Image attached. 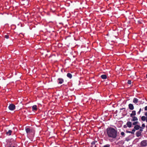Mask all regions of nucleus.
<instances>
[{"mask_svg": "<svg viewBox=\"0 0 147 147\" xmlns=\"http://www.w3.org/2000/svg\"><path fill=\"white\" fill-rule=\"evenodd\" d=\"M131 83V80H129L127 81V83L129 84H130Z\"/></svg>", "mask_w": 147, "mask_h": 147, "instance_id": "obj_22", "label": "nucleus"}, {"mask_svg": "<svg viewBox=\"0 0 147 147\" xmlns=\"http://www.w3.org/2000/svg\"><path fill=\"white\" fill-rule=\"evenodd\" d=\"M146 118L147 116H142L141 118V120L143 121H146Z\"/></svg>", "mask_w": 147, "mask_h": 147, "instance_id": "obj_15", "label": "nucleus"}, {"mask_svg": "<svg viewBox=\"0 0 147 147\" xmlns=\"http://www.w3.org/2000/svg\"><path fill=\"white\" fill-rule=\"evenodd\" d=\"M126 132L127 133H131V134H132V132H131V131H126Z\"/></svg>", "mask_w": 147, "mask_h": 147, "instance_id": "obj_29", "label": "nucleus"}, {"mask_svg": "<svg viewBox=\"0 0 147 147\" xmlns=\"http://www.w3.org/2000/svg\"><path fill=\"white\" fill-rule=\"evenodd\" d=\"M134 116L133 115L132 113H131L130 114V117H131L132 118Z\"/></svg>", "mask_w": 147, "mask_h": 147, "instance_id": "obj_30", "label": "nucleus"}, {"mask_svg": "<svg viewBox=\"0 0 147 147\" xmlns=\"http://www.w3.org/2000/svg\"><path fill=\"white\" fill-rule=\"evenodd\" d=\"M139 123V122L138 121H136L133 122L132 124L133 125H134L135 126L136 125H138L137 124H138Z\"/></svg>", "mask_w": 147, "mask_h": 147, "instance_id": "obj_18", "label": "nucleus"}, {"mask_svg": "<svg viewBox=\"0 0 147 147\" xmlns=\"http://www.w3.org/2000/svg\"><path fill=\"white\" fill-rule=\"evenodd\" d=\"M110 145L109 144H107L106 145H104L103 147H110Z\"/></svg>", "mask_w": 147, "mask_h": 147, "instance_id": "obj_21", "label": "nucleus"}, {"mask_svg": "<svg viewBox=\"0 0 147 147\" xmlns=\"http://www.w3.org/2000/svg\"><path fill=\"white\" fill-rule=\"evenodd\" d=\"M134 128L136 130H138L140 128H142V127L138 125H136L134 126Z\"/></svg>", "mask_w": 147, "mask_h": 147, "instance_id": "obj_9", "label": "nucleus"}, {"mask_svg": "<svg viewBox=\"0 0 147 147\" xmlns=\"http://www.w3.org/2000/svg\"><path fill=\"white\" fill-rule=\"evenodd\" d=\"M140 147H146L147 146V141L146 140L142 141L140 143Z\"/></svg>", "mask_w": 147, "mask_h": 147, "instance_id": "obj_2", "label": "nucleus"}, {"mask_svg": "<svg viewBox=\"0 0 147 147\" xmlns=\"http://www.w3.org/2000/svg\"><path fill=\"white\" fill-rule=\"evenodd\" d=\"M144 115L145 116H147V111L145 112L144 113Z\"/></svg>", "mask_w": 147, "mask_h": 147, "instance_id": "obj_33", "label": "nucleus"}, {"mask_svg": "<svg viewBox=\"0 0 147 147\" xmlns=\"http://www.w3.org/2000/svg\"><path fill=\"white\" fill-rule=\"evenodd\" d=\"M129 108L131 110H133L134 109V106L132 104H129L128 105Z\"/></svg>", "mask_w": 147, "mask_h": 147, "instance_id": "obj_5", "label": "nucleus"}, {"mask_svg": "<svg viewBox=\"0 0 147 147\" xmlns=\"http://www.w3.org/2000/svg\"><path fill=\"white\" fill-rule=\"evenodd\" d=\"M101 78L102 79H105L107 78V76L106 75L103 74L101 76Z\"/></svg>", "mask_w": 147, "mask_h": 147, "instance_id": "obj_16", "label": "nucleus"}, {"mask_svg": "<svg viewBox=\"0 0 147 147\" xmlns=\"http://www.w3.org/2000/svg\"><path fill=\"white\" fill-rule=\"evenodd\" d=\"M142 132L138 131L136 133V135L137 137H139L141 135Z\"/></svg>", "mask_w": 147, "mask_h": 147, "instance_id": "obj_11", "label": "nucleus"}, {"mask_svg": "<svg viewBox=\"0 0 147 147\" xmlns=\"http://www.w3.org/2000/svg\"><path fill=\"white\" fill-rule=\"evenodd\" d=\"M124 109V110H125V108H121L120 109V110H123Z\"/></svg>", "mask_w": 147, "mask_h": 147, "instance_id": "obj_35", "label": "nucleus"}, {"mask_svg": "<svg viewBox=\"0 0 147 147\" xmlns=\"http://www.w3.org/2000/svg\"><path fill=\"white\" fill-rule=\"evenodd\" d=\"M146 132H147V130H146Z\"/></svg>", "mask_w": 147, "mask_h": 147, "instance_id": "obj_39", "label": "nucleus"}, {"mask_svg": "<svg viewBox=\"0 0 147 147\" xmlns=\"http://www.w3.org/2000/svg\"><path fill=\"white\" fill-rule=\"evenodd\" d=\"M125 140L127 142L129 141L130 140L128 138H126L125 139Z\"/></svg>", "mask_w": 147, "mask_h": 147, "instance_id": "obj_27", "label": "nucleus"}, {"mask_svg": "<svg viewBox=\"0 0 147 147\" xmlns=\"http://www.w3.org/2000/svg\"><path fill=\"white\" fill-rule=\"evenodd\" d=\"M25 130L26 133L27 134H29L30 132H32V130H31L28 127H26L25 129Z\"/></svg>", "mask_w": 147, "mask_h": 147, "instance_id": "obj_8", "label": "nucleus"}, {"mask_svg": "<svg viewBox=\"0 0 147 147\" xmlns=\"http://www.w3.org/2000/svg\"><path fill=\"white\" fill-rule=\"evenodd\" d=\"M147 116V118H146V122L147 123V116Z\"/></svg>", "mask_w": 147, "mask_h": 147, "instance_id": "obj_36", "label": "nucleus"}, {"mask_svg": "<svg viewBox=\"0 0 147 147\" xmlns=\"http://www.w3.org/2000/svg\"><path fill=\"white\" fill-rule=\"evenodd\" d=\"M138 102V100L136 98H134L133 100V102L135 103L136 104Z\"/></svg>", "mask_w": 147, "mask_h": 147, "instance_id": "obj_14", "label": "nucleus"}, {"mask_svg": "<svg viewBox=\"0 0 147 147\" xmlns=\"http://www.w3.org/2000/svg\"><path fill=\"white\" fill-rule=\"evenodd\" d=\"M141 110H142L141 108L140 109L139 111L137 112V114L138 115H139L140 114Z\"/></svg>", "mask_w": 147, "mask_h": 147, "instance_id": "obj_24", "label": "nucleus"}, {"mask_svg": "<svg viewBox=\"0 0 147 147\" xmlns=\"http://www.w3.org/2000/svg\"><path fill=\"white\" fill-rule=\"evenodd\" d=\"M142 127L143 128H144V127H145V125L144 123H143L142 124Z\"/></svg>", "mask_w": 147, "mask_h": 147, "instance_id": "obj_26", "label": "nucleus"}, {"mask_svg": "<svg viewBox=\"0 0 147 147\" xmlns=\"http://www.w3.org/2000/svg\"><path fill=\"white\" fill-rule=\"evenodd\" d=\"M67 76L69 78L71 79L72 78V74L70 73H68L67 74Z\"/></svg>", "mask_w": 147, "mask_h": 147, "instance_id": "obj_17", "label": "nucleus"}, {"mask_svg": "<svg viewBox=\"0 0 147 147\" xmlns=\"http://www.w3.org/2000/svg\"><path fill=\"white\" fill-rule=\"evenodd\" d=\"M74 40H76V39H75V37H74Z\"/></svg>", "mask_w": 147, "mask_h": 147, "instance_id": "obj_37", "label": "nucleus"}, {"mask_svg": "<svg viewBox=\"0 0 147 147\" xmlns=\"http://www.w3.org/2000/svg\"><path fill=\"white\" fill-rule=\"evenodd\" d=\"M144 110L146 111H147V106H146L145 107Z\"/></svg>", "mask_w": 147, "mask_h": 147, "instance_id": "obj_31", "label": "nucleus"}, {"mask_svg": "<svg viewBox=\"0 0 147 147\" xmlns=\"http://www.w3.org/2000/svg\"><path fill=\"white\" fill-rule=\"evenodd\" d=\"M96 147H97L96 146Z\"/></svg>", "mask_w": 147, "mask_h": 147, "instance_id": "obj_40", "label": "nucleus"}, {"mask_svg": "<svg viewBox=\"0 0 147 147\" xmlns=\"http://www.w3.org/2000/svg\"><path fill=\"white\" fill-rule=\"evenodd\" d=\"M121 136H124L125 135V134L123 132H121Z\"/></svg>", "mask_w": 147, "mask_h": 147, "instance_id": "obj_23", "label": "nucleus"}, {"mask_svg": "<svg viewBox=\"0 0 147 147\" xmlns=\"http://www.w3.org/2000/svg\"><path fill=\"white\" fill-rule=\"evenodd\" d=\"M9 36L8 35H5V38L6 39H8L9 38Z\"/></svg>", "mask_w": 147, "mask_h": 147, "instance_id": "obj_25", "label": "nucleus"}, {"mask_svg": "<svg viewBox=\"0 0 147 147\" xmlns=\"http://www.w3.org/2000/svg\"><path fill=\"white\" fill-rule=\"evenodd\" d=\"M146 77L147 78V74L146 75Z\"/></svg>", "mask_w": 147, "mask_h": 147, "instance_id": "obj_38", "label": "nucleus"}, {"mask_svg": "<svg viewBox=\"0 0 147 147\" xmlns=\"http://www.w3.org/2000/svg\"><path fill=\"white\" fill-rule=\"evenodd\" d=\"M132 114L134 116H135V115H136V111H132Z\"/></svg>", "mask_w": 147, "mask_h": 147, "instance_id": "obj_19", "label": "nucleus"}, {"mask_svg": "<svg viewBox=\"0 0 147 147\" xmlns=\"http://www.w3.org/2000/svg\"><path fill=\"white\" fill-rule=\"evenodd\" d=\"M12 131L11 130H9L8 131H6V134L8 136H10L11 135Z\"/></svg>", "mask_w": 147, "mask_h": 147, "instance_id": "obj_12", "label": "nucleus"}, {"mask_svg": "<svg viewBox=\"0 0 147 147\" xmlns=\"http://www.w3.org/2000/svg\"><path fill=\"white\" fill-rule=\"evenodd\" d=\"M15 106L13 104H10L8 107V108L9 110L11 111H13L15 109Z\"/></svg>", "mask_w": 147, "mask_h": 147, "instance_id": "obj_3", "label": "nucleus"}, {"mask_svg": "<svg viewBox=\"0 0 147 147\" xmlns=\"http://www.w3.org/2000/svg\"><path fill=\"white\" fill-rule=\"evenodd\" d=\"M32 109L33 111H36L37 110V106L36 105H34L32 106Z\"/></svg>", "mask_w": 147, "mask_h": 147, "instance_id": "obj_7", "label": "nucleus"}, {"mask_svg": "<svg viewBox=\"0 0 147 147\" xmlns=\"http://www.w3.org/2000/svg\"><path fill=\"white\" fill-rule=\"evenodd\" d=\"M144 128L142 127V128L140 129L139 131H140V132H142L143 131V129Z\"/></svg>", "mask_w": 147, "mask_h": 147, "instance_id": "obj_28", "label": "nucleus"}, {"mask_svg": "<svg viewBox=\"0 0 147 147\" xmlns=\"http://www.w3.org/2000/svg\"><path fill=\"white\" fill-rule=\"evenodd\" d=\"M126 125L127 127L129 128H130L132 126V123L131 121H128Z\"/></svg>", "mask_w": 147, "mask_h": 147, "instance_id": "obj_6", "label": "nucleus"}, {"mask_svg": "<svg viewBox=\"0 0 147 147\" xmlns=\"http://www.w3.org/2000/svg\"><path fill=\"white\" fill-rule=\"evenodd\" d=\"M136 130L134 128V129H132V131H131V132H132V134H134V132H135Z\"/></svg>", "mask_w": 147, "mask_h": 147, "instance_id": "obj_20", "label": "nucleus"}, {"mask_svg": "<svg viewBox=\"0 0 147 147\" xmlns=\"http://www.w3.org/2000/svg\"><path fill=\"white\" fill-rule=\"evenodd\" d=\"M58 80L59 81L58 83L59 84H61L63 83V79L62 78H59L58 79Z\"/></svg>", "mask_w": 147, "mask_h": 147, "instance_id": "obj_13", "label": "nucleus"}, {"mask_svg": "<svg viewBox=\"0 0 147 147\" xmlns=\"http://www.w3.org/2000/svg\"><path fill=\"white\" fill-rule=\"evenodd\" d=\"M127 127V126L126 125H123V128H126Z\"/></svg>", "mask_w": 147, "mask_h": 147, "instance_id": "obj_32", "label": "nucleus"}, {"mask_svg": "<svg viewBox=\"0 0 147 147\" xmlns=\"http://www.w3.org/2000/svg\"><path fill=\"white\" fill-rule=\"evenodd\" d=\"M138 120V118L137 117L134 116L132 117V119H131V121H137Z\"/></svg>", "mask_w": 147, "mask_h": 147, "instance_id": "obj_10", "label": "nucleus"}, {"mask_svg": "<svg viewBox=\"0 0 147 147\" xmlns=\"http://www.w3.org/2000/svg\"><path fill=\"white\" fill-rule=\"evenodd\" d=\"M9 147H15V146H13L10 145L9 146Z\"/></svg>", "mask_w": 147, "mask_h": 147, "instance_id": "obj_34", "label": "nucleus"}, {"mask_svg": "<svg viewBox=\"0 0 147 147\" xmlns=\"http://www.w3.org/2000/svg\"><path fill=\"white\" fill-rule=\"evenodd\" d=\"M97 141H93L91 143V145L90 147H96V144L97 143Z\"/></svg>", "mask_w": 147, "mask_h": 147, "instance_id": "obj_4", "label": "nucleus"}, {"mask_svg": "<svg viewBox=\"0 0 147 147\" xmlns=\"http://www.w3.org/2000/svg\"><path fill=\"white\" fill-rule=\"evenodd\" d=\"M106 132L109 138L115 139L117 136V130L112 127L107 128L106 129Z\"/></svg>", "mask_w": 147, "mask_h": 147, "instance_id": "obj_1", "label": "nucleus"}]
</instances>
